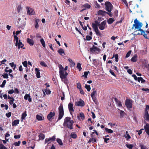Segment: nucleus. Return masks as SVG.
<instances>
[{
    "label": "nucleus",
    "mask_w": 149,
    "mask_h": 149,
    "mask_svg": "<svg viewBox=\"0 0 149 149\" xmlns=\"http://www.w3.org/2000/svg\"><path fill=\"white\" fill-rule=\"evenodd\" d=\"M71 118L67 117L65 118L63 123V126L66 125L67 128L71 130L73 129V124L74 123L72 120H71Z\"/></svg>",
    "instance_id": "obj_2"
},
{
    "label": "nucleus",
    "mask_w": 149,
    "mask_h": 149,
    "mask_svg": "<svg viewBox=\"0 0 149 149\" xmlns=\"http://www.w3.org/2000/svg\"><path fill=\"white\" fill-rule=\"evenodd\" d=\"M105 8L106 10L110 12L112 10L113 6L111 3L109 1H107L105 3Z\"/></svg>",
    "instance_id": "obj_9"
},
{
    "label": "nucleus",
    "mask_w": 149,
    "mask_h": 149,
    "mask_svg": "<svg viewBox=\"0 0 149 149\" xmlns=\"http://www.w3.org/2000/svg\"><path fill=\"white\" fill-rule=\"evenodd\" d=\"M137 56L136 55H134L131 59V61L132 62H135L137 61Z\"/></svg>",
    "instance_id": "obj_29"
},
{
    "label": "nucleus",
    "mask_w": 149,
    "mask_h": 149,
    "mask_svg": "<svg viewBox=\"0 0 149 149\" xmlns=\"http://www.w3.org/2000/svg\"><path fill=\"white\" fill-rule=\"evenodd\" d=\"M132 101L130 99H126L125 102V104L128 109L132 108Z\"/></svg>",
    "instance_id": "obj_8"
},
{
    "label": "nucleus",
    "mask_w": 149,
    "mask_h": 149,
    "mask_svg": "<svg viewBox=\"0 0 149 149\" xmlns=\"http://www.w3.org/2000/svg\"><path fill=\"white\" fill-rule=\"evenodd\" d=\"M126 146L129 149H132V148L133 147V145L132 144H130L127 143L126 144Z\"/></svg>",
    "instance_id": "obj_41"
},
{
    "label": "nucleus",
    "mask_w": 149,
    "mask_h": 149,
    "mask_svg": "<svg viewBox=\"0 0 149 149\" xmlns=\"http://www.w3.org/2000/svg\"><path fill=\"white\" fill-rule=\"evenodd\" d=\"M114 56L115 59L116 61V62H118V54H116L115 55L114 54L113 57Z\"/></svg>",
    "instance_id": "obj_44"
},
{
    "label": "nucleus",
    "mask_w": 149,
    "mask_h": 149,
    "mask_svg": "<svg viewBox=\"0 0 149 149\" xmlns=\"http://www.w3.org/2000/svg\"><path fill=\"white\" fill-rule=\"evenodd\" d=\"M114 19L112 18H110L107 20L108 23L109 24H112L114 21Z\"/></svg>",
    "instance_id": "obj_30"
},
{
    "label": "nucleus",
    "mask_w": 149,
    "mask_h": 149,
    "mask_svg": "<svg viewBox=\"0 0 149 149\" xmlns=\"http://www.w3.org/2000/svg\"><path fill=\"white\" fill-rule=\"evenodd\" d=\"M82 6L88 9L90 8L91 7V6L88 3H86L84 4L83 6Z\"/></svg>",
    "instance_id": "obj_35"
},
{
    "label": "nucleus",
    "mask_w": 149,
    "mask_h": 149,
    "mask_svg": "<svg viewBox=\"0 0 149 149\" xmlns=\"http://www.w3.org/2000/svg\"><path fill=\"white\" fill-rule=\"evenodd\" d=\"M70 137L73 139H76L77 137V135L75 133H72L71 134Z\"/></svg>",
    "instance_id": "obj_34"
},
{
    "label": "nucleus",
    "mask_w": 149,
    "mask_h": 149,
    "mask_svg": "<svg viewBox=\"0 0 149 149\" xmlns=\"http://www.w3.org/2000/svg\"><path fill=\"white\" fill-rule=\"evenodd\" d=\"M38 137H39V140H43L45 137V135L42 133H40L39 135H38Z\"/></svg>",
    "instance_id": "obj_25"
},
{
    "label": "nucleus",
    "mask_w": 149,
    "mask_h": 149,
    "mask_svg": "<svg viewBox=\"0 0 149 149\" xmlns=\"http://www.w3.org/2000/svg\"><path fill=\"white\" fill-rule=\"evenodd\" d=\"M58 110L59 115L58 121L60 120L62 118L64 114L63 107L62 104L61 105L58 107Z\"/></svg>",
    "instance_id": "obj_5"
},
{
    "label": "nucleus",
    "mask_w": 149,
    "mask_h": 149,
    "mask_svg": "<svg viewBox=\"0 0 149 149\" xmlns=\"http://www.w3.org/2000/svg\"><path fill=\"white\" fill-rule=\"evenodd\" d=\"M6 80H4L2 82V84L0 85V87L1 88H3L6 84Z\"/></svg>",
    "instance_id": "obj_48"
},
{
    "label": "nucleus",
    "mask_w": 149,
    "mask_h": 149,
    "mask_svg": "<svg viewBox=\"0 0 149 149\" xmlns=\"http://www.w3.org/2000/svg\"><path fill=\"white\" fill-rule=\"evenodd\" d=\"M40 64L42 66H44L45 67H47V65L46 64V63L44 61H41L40 62Z\"/></svg>",
    "instance_id": "obj_51"
},
{
    "label": "nucleus",
    "mask_w": 149,
    "mask_h": 149,
    "mask_svg": "<svg viewBox=\"0 0 149 149\" xmlns=\"http://www.w3.org/2000/svg\"><path fill=\"white\" fill-rule=\"evenodd\" d=\"M105 130L108 133H113V131L111 129L106 128L105 129Z\"/></svg>",
    "instance_id": "obj_33"
},
{
    "label": "nucleus",
    "mask_w": 149,
    "mask_h": 149,
    "mask_svg": "<svg viewBox=\"0 0 149 149\" xmlns=\"http://www.w3.org/2000/svg\"><path fill=\"white\" fill-rule=\"evenodd\" d=\"M97 95V91L96 90L95 91H93L91 93V96L93 100V101H94L95 104H97L96 103V96Z\"/></svg>",
    "instance_id": "obj_12"
},
{
    "label": "nucleus",
    "mask_w": 149,
    "mask_h": 149,
    "mask_svg": "<svg viewBox=\"0 0 149 149\" xmlns=\"http://www.w3.org/2000/svg\"><path fill=\"white\" fill-rule=\"evenodd\" d=\"M55 115V113L54 112H50L47 116V119L50 121H51L54 118Z\"/></svg>",
    "instance_id": "obj_10"
},
{
    "label": "nucleus",
    "mask_w": 149,
    "mask_h": 149,
    "mask_svg": "<svg viewBox=\"0 0 149 149\" xmlns=\"http://www.w3.org/2000/svg\"><path fill=\"white\" fill-rule=\"evenodd\" d=\"M75 105L77 106L83 107L84 106V102L82 100L80 99L79 101L76 102Z\"/></svg>",
    "instance_id": "obj_13"
},
{
    "label": "nucleus",
    "mask_w": 149,
    "mask_h": 149,
    "mask_svg": "<svg viewBox=\"0 0 149 149\" xmlns=\"http://www.w3.org/2000/svg\"><path fill=\"white\" fill-rule=\"evenodd\" d=\"M45 91L47 94H50L51 91L49 89L46 88L45 90Z\"/></svg>",
    "instance_id": "obj_52"
},
{
    "label": "nucleus",
    "mask_w": 149,
    "mask_h": 149,
    "mask_svg": "<svg viewBox=\"0 0 149 149\" xmlns=\"http://www.w3.org/2000/svg\"><path fill=\"white\" fill-rule=\"evenodd\" d=\"M94 3L97 6V7L95 6V8H96L97 7L98 8H100V6L98 3L97 1H94Z\"/></svg>",
    "instance_id": "obj_55"
},
{
    "label": "nucleus",
    "mask_w": 149,
    "mask_h": 149,
    "mask_svg": "<svg viewBox=\"0 0 149 149\" xmlns=\"http://www.w3.org/2000/svg\"><path fill=\"white\" fill-rule=\"evenodd\" d=\"M103 139H104V142L107 143H108L107 141L109 140V138H104L103 137Z\"/></svg>",
    "instance_id": "obj_57"
},
{
    "label": "nucleus",
    "mask_w": 149,
    "mask_h": 149,
    "mask_svg": "<svg viewBox=\"0 0 149 149\" xmlns=\"http://www.w3.org/2000/svg\"><path fill=\"white\" fill-rule=\"evenodd\" d=\"M81 64L80 63H77V68L78 69L79 71H80L82 69V68L81 67Z\"/></svg>",
    "instance_id": "obj_37"
},
{
    "label": "nucleus",
    "mask_w": 149,
    "mask_h": 149,
    "mask_svg": "<svg viewBox=\"0 0 149 149\" xmlns=\"http://www.w3.org/2000/svg\"><path fill=\"white\" fill-rule=\"evenodd\" d=\"M30 95L29 94H26L25 95L24 97V99L26 100H27L28 97H29Z\"/></svg>",
    "instance_id": "obj_56"
},
{
    "label": "nucleus",
    "mask_w": 149,
    "mask_h": 149,
    "mask_svg": "<svg viewBox=\"0 0 149 149\" xmlns=\"http://www.w3.org/2000/svg\"><path fill=\"white\" fill-rule=\"evenodd\" d=\"M109 72L112 75H113L114 76L116 77V75L113 72V70H111L110 69L109 70Z\"/></svg>",
    "instance_id": "obj_54"
},
{
    "label": "nucleus",
    "mask_w": 149,
    "mask_h": 149,
    "mask_svg": "<svg viewBox=\"0 0 149 149\" xmlns=\"http://www.w3.org/2000/svg\"><path fill=\"white\" fill-rule=\"evenodd\" d=\"M95 23H92V26L94 31L95 32L96 35L100 37L102 36V33L98 29V25L100 24V22H98L97 21L95 20L94 21Z\"/></svg>",
    "instance_id": "obj_3"
},
{
    "label": "nucleus",
    "mask_w": 149,
    "mask_h": 149,
    "mask_svg": "<svg viewBox=\"0 0 149 149\" xmlns=\"http://www.w3.org/2000/svg\"><path fill=\"white\" fill-rule=\"evenodd\" d=\"M98 26L99 29L101 30H103L107 27V22L106 20H104L100 23Z\"/></svg>",
    "instance_id": "obj_7"
},
{
    "label": "nucleus",
    "mask_w": 149,
    "mask_h": 149,
    "mask_svg": "<svg viewBox=\"0 0 149 149\" xmlns=\"http://www.w3.org/2000/svg\"><path fill=\"white\" fill-rule=\"evenodd\" d=\"M26 9L27 10V14L30 15H32L35 14L34 11L32 8H29V7H27Z\"/></svg>",
    "instance_id": "obj_15"
},
{
    "label": "nucleus",
    "mask_w": 149,
    "mask_h": 149,
    "mask_svg": "<svg viewBox=\"0 0 149 149\" xmlns=\"http://www.w3.org/2000/svg\"><path fill=\"white\" fill-rule=\"evenodd\" d=\"M56 141L60 145L62 146L63 145V143L60 139L57 138L56 139Z\"/></svg>",
    "instance_id": "obj_38"
},
{
    "label": "nucleus",
    "mask_w": 149,
    "mask_h": 149,
    "mask_svg": "<svg viewBox=\"0 0 149 149\" xmlns=\"http://www.w3.org/2000/svg\"><path fill=\"white\" fill-rule=\"evenodd\" d=\"M68 73L67 72H65V73L63 74L61 73L60 75V77L62 80L65 84H67L68 83V79L67 78V76L68 75Z\"/></svg>",
    "instance_id": "obj_6"
},
{
    "label": "nucleus",
    "mask_w": 149,
    "mask_h": 149,
    "mask_svg": "<svg viewBox=\"0 0 149 149\" xmlns=\"http://www.w3.org/2000/svg\"><path fill=\"white\" fill-rule=\"evenodd\" d=\"M27 42L31 46H33L34 44V41L30 38H28L27 39Z\"/></svg>",
    "instance_id": "obj_19"
},
{
    "label": "nucleus",
    "mask_w": 149,
    "mask_h": 149,
    "mask_svg": "<svg viewBox=\"0 0 149 149\" xmlns=\"http://www.w3.org/2000/svg\"><path fill=\"white\" fill-rule=\"evenodd\" d=\"M22 64L25 67H27V62L26 61H25L22 62Z\"/></svg>",
    "instance_id": "obj_61"
},
{
    "label": "nucleus",
    "mask_w": 149,
    "mask_h": 149,
    "mask_svg": "<svg viewBox=\"0 0 149 149\" xmlns=\"http://www.w3.org/2000/svg\"><path fill=\"white\" fill-rule=\"evenodd\" d=\"M148 61H147V60L146 59H144V65L145 67L146 68H148Z\"/></svg>",
    "instance_id": "obj_39"
},
{
    "label": "nucleus",
    "mask_w": 149,
    "mask_h": 149,
    "mask_svg": "<svg viewBox=\"0 0 149 149\" xmlns=\"http://www.w3.org/2000/svg\"><path fill=\"white\" fill-rule=\"evenodd\" d=\"M21 143V141H19L17 142H15L13 144V145L15 146H19L20 144Z\"/></svg>",
    "instance_id": "obj_40"
},
{
    "label": "nucleus",
    "mask_w": 149,
    "mask_h": 149,
    "mask_svg": "<svg viewBox=\"0 0 149 149\" xmlns=\"http://www.w3.org/2000/svg\"><path fill=\"white\" fill-rule=\"evenodd\" d=\"M58 53L61 56H64L65 55V54L64 50L62 49H60L58 51Z\"/></svg>",
    "instance_id": "obj_22"
},
{
    "label": "nucleus",
    "mask_w": 149,
    "mask_h": 149,
    "mask_svg": "<svg viewBox=\"0 0 149 149\" xmlns=\"http://www.w3.org/2000/svg\"><path fill=\"white\" fill-rule=\"evenodd\" d=\"M144 127L146 134L149 135V124L146 123V125L144 126Z\"/></svg>",
    "instance_id": "obj_16"
},
{
    "label": "nucleus",
    "mask_w": 149,
    "mask_h": 149,
    "mask_svg": "<svg viewBox=\"0 0 149 149\" xmlns=\"http://www.w3.org/2000/svg\"><path fill=\"white\" fill-rule=\"evenodd\" d=\"M15 45L18 47V48L19 49L20 48H22L24 46V45L22 44V42L19 40L18 42H17V44L16 43L15 44Z\"/></svg>",
    "instance_id": "obj_18"
},
{
    "label": "nucleus",
    "mask_w": 149,
    "mask_h": 149,
    "mask_svg": "<svg viewBox=\"0 0 149 149\" xmlns=\"http://www.w3.org/2000/svg\"><path fill=\"white\" fill-rule=\"evenodd\" d=\"M19 120H14L12 123V125L13 126H15L19 124Z\"/></svg>",
    "instance_id": "obj_24"
},
{
    "label": "nucleus",
    "mask_w": 149,
    "mask_h": 149,
    "mask_svg": "<svg viewBox=\"0 0 149 149\" xmlns=\"http://www.w3.org/2000/svg\"><path fill=\"white\" fill-rule=\"evenodd\" d=\"M11 115V112H9L8 113H6V116L8 118L10 117Z\"/></svg>",
    "instance_id": "obj_59"
},
{
    "label": "nucleus",
    "mask_w": 149,
    "mask_h": 149,
    "mask_svg": "<svg viewBox=\"0 0 149 149\" xmlns=\"http://www.w3.org/2000/svg\"><path fill=\"white\" fill-rule=\"evenodd\" d=\"M89 72V71L85 72H84V75L83 76H84L85 78H87V76Z\"/></svg>",
    "instance_id": "obj_43"
},
{
    "label": "nucleus",
    "mask_w": 149,
    "mask_h": 149,
    "mask_svg": "<svg viewBox=\"0 0 149 149\" xmlns=\"http://www.w3.org/2000/svg\"><path fill=\"white\" fill-rule=\"evenodd\" d=\"M148 111L149 112V106L146 105L144 111L143 118L144 120L147 121H149V114Z\"/></svg>",
    "instance_id": "obj_4"
},
{
    "label": "nucleus",
    "mask_w": 149,
    "mask_h": 149,
    "mask_svg": "<svg viewBox=\"0 0 149 149\" xmlns=\"http://www.w3.org/2000/svg\"><path fill=\"white\" fill-rule=\"evenodd\" d=\"M7 148L3 145L0 146V149H6Z\"/></svg>",
    "instance_id": "obj_63"
},
{
    "label": "nucleus",
    "mask_w": 149,
    "mask_h": 149,
    "mask_svg": "<svg viewBox=\"0 0 149 149\" xmlns=\"http://www.w3.org/2000/svg\"><path fill=\"white\" fill-rule=\"evenodd\" d=\"M4 78L7 79L8 78V74L7 73H5L2 75Z\"/></svg>",
    "instance_id": "obj_42"
},
{
    "label": "nucleus",
    "mask_w": 149,
    "mask_h": 149,
    "mask_svg": "<svg viewBox=\"0 0 149 149\" xmlns=\"http://www.w3.org/2000/svg\"><path fill=\"white\" fill-rule=\"evenodd\" d=\"M77 88L79 89L81 88V84L80 82H78L77 84Z\"/></svg>",
    "instance_id": "obj_50"
},
{
    "label": "nucleus",
    "mask_w": 149,
    "mask_h": 149,
    "mask_svg": "<svg viewBox=\"0 0 149 149\" xmlns=\"http://www.w3.org/2000/svg\"><path fill=\"white\" fill-rule=\"evenodd\" d=\"M131 50H130L129 51H128L126 54V55L125 56V58H127L129 57L130 56V55L131 54Z\"/></svg>",
    "instance_id": "obj_46"
},
{
    "label": "nucleus",
    "mask_w": 149,
    "mask_h": 149,
    "mask_svg": "<svg viewBox=\"0 0 149 149\" xmlns=\"http://www.w3.org/2000/svg\"><path fill=\"white\" fill-rule=\"evenodd\" d=\"M40 41L43 47H45V41L43 39V38H41V39L40 40Z\"/></svg>",
    "instance_id": "obj_31"
},
{
    "label": "nucleus",
    "mask_w": 149,
    "mask_h": 149,
    "mask_svg": "<svg viewBox=\"0 0 149 149\" xmlns=\"http://www.w3.org/2000/svg\"><path fill=\"white\" fill-rule=\"evenodd\" d=\"M92 39V37L89 36L88 35L86 36V39L88 41Z\"/></svg>",
    "instance_id": "obj_53"
},
{
    "label": "nucleus",
    "mask_w": 149,
    "mask_h": 149,
    "mask_svg": "<svg viewBox=\"0 0 149 149\" xmlns=\"http://www.w3.org/2000/svg\"><path fill=\"white\" fill-rule=\"evenodd\" d=\"M143 130V129H141L139 131L137 130V132H138V134L140 135L142 132V130Z\"/></svg>",
    "instance_id": "obj_58"
},
{
    "label": "nucleus",
    "mask_w": 149,
    "mask_h": 149,
    "mask_svg": "<svg viewBox=\"0 0 149 149\" xmlns=\"http://www.w3.org/2000/svg\"><path fill=\"white\" fill-rule=\"evenodd\" d=\"M107 12L105 11H103L102 10H99L98 12V14L102 16H104L107 14Z\"/></svg>",
    "instance_id": "obj_21"
},
{
    "label": "nucleus",
    "mask_w": 149,
    "mask_h": 149,
    "mask_svg": "<svg viewBox=\"0 0 149 149\" xmlns=\"http://www.w3.org/2000/svg\"><path fill=\"white\" fill-rule=\"evenodd\" d=\"M90 50L92 53L95 52L96 53V51H98L99 52L100 51V50L99 48L95 47L94 45L92 47L90 48Z\"/></svg>",
    "instance_id": "obj_14"
},
{
    "label": "nucleus",
    "mask_w": 149,
    "mask_h": 149,
    "mask_svg": "<svg viewBox=\"0 0 149 149\" xmlns=\"http://www.w3.org/2000/svg\"><path fill=\"white\" fill-rule=\"evenodd\" d=\"M68 108L69 111L70 113L72 114V113L74 111L73 104L72 102H70L68 104Z\"/></svg>",
    "instance_id": "obj_11"
},
{
    "label": "nucleus",
    "mask_w": 149,
    "mask_h": 149,
    "mask_svg": "<svg viewBox=\"0 0 149 149\" xmlns=\"http://www.w3.org/2000/svg\"><path fill=\"white\" fill-rule=\"evenodd\" d=\"M55 139L56 138L55 136H53L52 138H46L45 140V143H46L49 142L50 141H54Z\"/></svg>",
    "instance_id": "obj_17"
},
{
    "label": "nucleus",
    "mask_w": 149,
    "mask_h": 149,
    "mask_svg": "<svg viewBox=\"0 0 149 149\" xmlns=\"http://www.w3.org/2000/svg\"><path fill=\"white\" fill-rule=\"evenodd\" d=\"M92 142V143H96L97 142L96 139L95 138H91L88 141V143Z\"/></svg>",
    "instance_id": "obj_28"
},
{
    "label": "nucleus",
    "mask_w": 149,
    "mask_h": 149,
    "mask_svg": "<svg viewBox=\"0 0 149 149\" xmlns=\"http://www.w3.org/2000/svg\"><path fill=\"white\" fill-rule=\"evenodd\" d=\"M39 21V19H36L35 21V28L37 29L39 26L38 23V22Z\"/></svg>",
    "instance_id": "obj_26"
},
{
    "label": "nucleus",
    "mask_w": 149,
    "mask_h": 149,
    "mask_svg": "<svg viewBox=\"0 0 149 149\" xmlns=\"http://www.w3.org/2000/svg\"><path fill=\"white\" fill-rule=\"evenodd\" d=\"M15 100L14 98H13L12 99L10 100L9 101V103L10 105H12L13 104V102Z\"/></svg>",
    "instance_id": "obj_60"
},
{
    "label": "nucleus",
    "mask_w": 149,
    "mask_h": 149,
    "mask_svg": "<svg viewBox=\"0 0 149 149\" xmlns=\"http://www.w3.org/2000/svg\"><path fill=\"white\" fill-rule=\"evenodd\" d=\"M21 136L20 135L18 134L17 135H15L14 136V138L15 139H19L20 138Z\"/></svg>",
    "instance_id": "obj_62"
},
{
    "label": "nucleus",
    "mask_w": 149,
    "mask_h": 149,
    "mask_svg": "<svg viewBox=\"0 0 149 149\" xmlns=\"http://www.w3.org/2000/svg\"><path fill=\"white\" fill-rule=\"evenodd\" d=\"M134 24L133 25L132 29L134 27L135 28L137 29V30L134 32L137 35H143L146 38L148 39L147 34L145 33L144 31L141 29L142 25V23L139 22L137 19L134 20Z\"/></svg>",
    "instance_id": "obj_1"
},
{
    "label": "nucleus",
    "mask_w": 149,
    "mask_h": 149,
    "mask_svg": "<svg viewBox=\"0 0 149 149\" xmlns=\"http://www.w3.org/2000/svg\"><path fill=\"white\" fill-rule=\"evenodd\" d=\"M59 69V75H60L61 73H62L63 74L65 73V72L64 71V68L61 65H59L58 66Z\"/></svg>",
    "instance_id": "obj_20"
},
{
    "label": "nucleus",
    "mask_w": 149,
    "mask_h": 149,
    "mask_svg": "<svg viewBox=\"0 0 149 149\" xmlns=\"http://www.w3.org/2000/svg\"><path fill=\"white\" fill-rule=\"evenodd\" d=\"M85 88L87 89V91L88 92H89L90 91L91 88L90 85L86 84L85 86Z\"/></svg>",
    "instance_id": "obj_36"
},
{
    "label": "nucleus",
    "mask_w": 149,
    "mask_h": 149,
    "mask_svg": "<svg viewBox=\"0 0 149 149\" xmlns=\"http://www.w3.org/2000/svg\"><path fill=\"white\" fill-rule=\"evenodd\" d=\"M114 100L115 102H116V103L118 105L119 107L122 106L121 102L119 101L116 98H114Z\"/></svg>",
    "instance_id": "obj_23"
},
{
    "label": "nucleus",
    "mask_w": 149,
    "mask_h": 149,
    "mask_svg": "<svg viewBox=\"0 0 149 149\" xmlns=\"http://www.w3.org/2000/svg\"><path fill=\"white\" fill-rule=\"evenodd\" d=\"M80 116L81 117V119L84 120L85 118V116L83 113L81 112L80 113Z\"/></svg>",
    "instance_id": "obj_45"
},
{
    "label": "nucleus",
    "mask_w": 149,
    "mask_h": 149,
    "mask_svg": "<svg viewBox=\"0 0 149 149\" xmlns=\"http://www.w3.org/2000/svg\"><path fill=\"white\" fill-rule=\"evenodd\" d=\"M27 116L26 112L25 111L23 113L22 115L21 118L22 120L25 119L26 117Z\"/></svg>",
    "instance_id": "obj_32"
},
{
    "label": "nucleus",
    "mask_w": 149,
    "mask_h": 149,
    "mask_svg": "<svg viewBox=\"0 0 149 149\" xmlns=\"http://www.w3.org/2000/svg\"><path fill=\"white\" fill-rule=\"evenodd\" d=\"M141 149H148V148L145 146L143 145H141Z\"/></svg>",
    "instance_id": "obj_64"
},
{
    "label": "nucleus",
    "mask_w": 149,
    "mask_h": 149,
    "mask_svg": "<svg viewBox=\"0 0 149 149\" xmlns=\"http://www.w3.org/2000/svg\"><path fill=\"white\" fill-rule=\"evenodd\" d=\"M9 65L12 68L14 66H15L14 68L13 69L14 70L16 67V65L14 64V63L12 62L10 63H9Z\"/></svg>",
    "instance_id": "obj_47"
},
{
    "label": "nucleus",
    "mask_w": 149,
    "mask_h": 149,
    "mask_svg": "<svg viewBox=\"0 0 149 149\" xmlns=\"http://www.w3.org/2000/svg\"><path fill=\"white\" fill-rule=\"evenodd\" d=\"M36 118L38 120H42L44 119V118L42 116H42H40L37 115L36 116Z\"/></svg>",
    "instance_id": "obj_27"
},
{
    "label": "nucleus",
    "mask_w": 149,
    "mask_h": 149,
    "mask_svg": "<svg viewBox=\"0 0 149 149\" xmlns=\"http://www.w3.org/2000/svg\"><path fill=\"white\" fill-rule=\"evenodd\" d=\"M14 36V40L16 41L15 43H16V44H17V42L19 41L18 40V38L17 36L15 35Z\"/></svg>",
    "instance_id": "obj_49"
}]
</instances>
